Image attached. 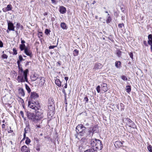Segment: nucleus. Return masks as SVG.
I'll return each instance as SVG.
<instances>
[{"label":"nucleus","instance_id":"1","mask_svg":"<svg viewBox=\"0 0 152 152\" xmlns=\"http://www.w3.org/2000/svg\"><path fill=\"white\" fill-rule=\"evenodd\" d=\"M28 73V69H26L23 72V73L18 74L17 80L18 83H23L25 81L28 82L27 78V74Z\"/></svg>","mask_w":152,"mask_h":152},{"label":"nucleus","instance_id":"2","mask_svg":"<svg viewBox=\"0 0 152 152\" xmlns=\"http://www.w3.org/2000/svg\"><path fill=\"white\" fill-rule=\"evenodd\" d=\"M90 144L93 147V148L96 151L100 150L102 148V142L100 140L96 139H92L90 142Z\"/></svg>","mask_w":152,"mask_h":152},{"label":"nucleus","instance_id":"3","mask_svg":"<svg viewBox=\"0 0 152 152\" xmlns=\"http://www.w3.org/2000/svg\"><path fill=\"white\" fill-rule=\"evenodd\" d=\"M86 128L82 124L78 125L76 128V132L80 136H84L86 133Z\"/></svg>","mask_w":152,"mask_h":152},{"label":"nucleus","instance_id":"4","mask_svg":"<svg viewBox=\"0 0 152 152\" xmlns=\"http://www.w3.org/2000/svg\"><path fill=\"white\" fill-rule=\"evenodd\" d=\"M39 103L38 102H32L29 101L28 102V106L32 109L35 110L38 109L39 107Z\"/></svg>","mask_w":152,"mask_h":152},{"label":"nucleus","instance_id":"5","mask_svg":"<svg viewBox=\"0 0 152 152\" xmlns=\"http://www.w3.org/2000/svg\"><path fill=\"white\" fill-rule=\"evenodd\" d=\"M27 116L29 119L35 122H37L38 120V117L33 113H28Z\"/></svg>","mask_w":152,"mask_h":152},{"label":"nucleus","instance_id":"6","mask_svg":"<svg viewBox=\"0 0 152 152\" xmlns=\"http://www.w3.org/2000/svg\"><path fill=\"white\" fill-rule=\"evenodd\" d=\"M15 27L13 23L11 22L8 23V29L10 31H14Z\"/></svg>","mask_w":152,"mask_h":152},{"label":"nucleus","instance_id":"7","mask_svg":"<svg viewBox=\"0 0 152 152\" xmlns=\"http://www.w3.org/2000/svg\"><path fill=\"white\" fill-rule=\"evenodd\" d=\"M21 150L22 152H30V149L25 145L21 147Z\"/></svg>","mask_w":152,"mask_h":152},{"label":"nucleus","instance_id":"8","mask_svg":"<svg viewBox=\"0 0 152 152\" xmlns=\"http://www.w3.org/2000/svg\"><path fill=\"white\" fill-rule=\"evenodd\" d=\"M24 53L27 55L31 57L32 56V53L30 50L28 48H26L24 51Z\"/></svg>","mask_w":152,"mask_h":152},{"label":"nucleus","instance_id":"9","mask_svg":"<svg viewBox=\"0 0 152 152\" xmlns=\"http://www.w3.org/2000/svg\"><path fill=\"white\" fill-rule=\"evenodd\" d=\"M107 86V85L106 83H103L101 85L102 90L105 92L107 91L108 90Z\"/></svg>","mask_w":152,"mask_h":152},{"label":"nucleus","instance_id":"10","mask_svg":"<svg viewBox=\"0 0 152 152\" xmlns=\"http://www.w3.org/2000/svg\"><path fill=\"white\" fill-rule=\"evenodd\" d=\"M39 97V95L37 93L34 92H31L30 96V97L32 99H35Z\"/></svg>","mask_w":152,"mask_h":152},{"label":"nucleus","instance_id":"11","mask_svg":"<svg viewBox=\"0 0 152 152\" xmlns=\"http://www.w3.org/2000/svg\"><path fill=\"white\" fill-rule=\"evenodd\" d=\"M12 7L10 4H9L7 5L6 7L3 8L2 10L4 12H6L11 10H12Z\"/></svg>","mask_w":152,"mask_h":152},{"label":"nucleus","instance_id":"12","mask_svg":"<svg viewBox=\"0 0 152 152\" xmlns=\"http://www.w3.org/2000/svg\"><path fill=\"white\" fill-rule=\"evenodd\" d=\"M59 11L61 13L64 14L66 12V9L65 7L61 6L59 8Z\"/></svg>","mask_w":152,"mask_h":152},{"label":"nucleus","instance_id":"13","mask_svg":"<svg viewBox=\"0 0 152 152\" xmlns=\"http://www.w3.org/2000/svg\"><path fill=\"white\" fill-rule=\"evenodd\" d=\"M19 93L22 96L24 97L25 95V93L24 90L22 88H19L18 90Z\"/></svg>","mask_w":152,"mask_h":152},{"label":"nucleus","instance_id":"14","mask_svg":"<svg viewBox=\"0 0 152 152\" xmlns=\"http://www.w3.org/2000/svg\"><path fill=\"white\" fill-rule=\"evenodd\" d=\"M102 67V64L100 63H97L94 66V68L95 69H100Z\"/></svg>","mask_w":152,"mask_h":152},{"label":"nucleus","instance_id":"15","mask_svg":"<svg viewBox=\"0 0 152 152\" xmlns=\"http://www.w3.org/2000/svg\"><path fill=\"white\" fill-rule=\"evenodd\" d=\"M16 28L17 30L20 29L22 30L23 29V26L22 25H21L19 23H18L16 24Z\"/></svg>","mask_w":152,"mask_h":152},{"label":"nucleus","instance_id":"16","mask_svg":"<svg viewBox=\"0 0 152 152\" xmlns=\"http://www.w3.org/2000/svg\"><path fill=\"white\" fill-rule=\"evenodd\" d=\"M25 45L24 44H21L20 45V48L21 51L25 50L26 48Z\"/></svg>","mask_w":152,"mask_h":152},{"label":"nucleus","instance_id":"17","mask_svg":"<svg viewBox=\"0 0 152 152\" xmlns=\"http://www.w3.org/2000/svg\"><path fill=\"white\" fill-rule=\"evenodd\" d=\"M55 83L59 87H60L61 86V83L59 79H56L55 80Z\"/></svg>","mask_w":152,"mask_h":152},{"label":"nucleus","instance_id":"18","mask_svg":"<svg viewBox=\"0 0 152 152\" xmlns=\"http://www.w3.org/2000/svg\"><path fill=\"white\" fill-rule=\"evenodd\" d=\"M115 64L116 67L119 68L121 66V62L120 61H116Z\"/></svg>","mask_w":152,"mask_h":152},{"label":"nucleus","instance_id":"19","mask_svg":"<svg viewBox=\"0 0 152 152\" xmlns=\"http://www.w3.org/2000/svg\"><path fill=\"white\" fill-rule=\"evenodd\" d=\"M45 83V80L44 79V78L42 77H41L40 78V81L39 82V84L41 85H44Z\"/></svg>","mask_w":152,"mask_h":152},{"label":"nucleus","instance_id":"20","mask_svg":"<svg viewBox=\"0 0 152 152\" xmlns=\"http://www.w3.org/2000/svg\"><path fill=\"white\" fill-rule=\"evenodd\" d=\"M84 152H96L95 151V150L93 149V148L91 149H88L86 151H85Z\"/></svg>","mask_w":152,"mask_h":152},{"label":"nucleus","instance_id":"21","mask_svg":"<svg viewBox=\"0 0 152 152\" xmlns=\"http://www.w3.org/2000/svg\"><path fill=\"white\" fill-rule=\"evenodd\" d=\"M107 15L106 22L107 23H109L111 21V19L110 16H109V14H108Z\"/></svg>","mask_w":152,"mask_h":152},{"label":"nucleus","instance_id":"22","mask_svg":"<svg viewBox=\"0 0 152 152\" xmlns=\"http://www.w3.org/2000/svg\"><path fill=\"white\" fill-rule=\"evenodd\" d=\"M25 87L28 93H29L31 91V89L30 87L27 84H25Z\"/></svg>","mask_w":152,"mask_h":152},{"label":"nucleus","instance_id":"23","mask_svg":"<svg viewBox=\"0 0 152 152\" xmlns=\"http://www.w3.org/2000/svg\"><path fill=\"white\" fill-rule=\"evenodd\" d=\"M61 27L63 29H65L66 28V26L65 23H61L60 25Z\"/></svg>","mask_w":152,"mask_h":152},{"label":"nucleus","instance_id":"24","mask_svg":"<svg viewBox=\"0 0 152 152\" xmlns=\"http://www.w3.org/2000/svg\"><path fill=\"white\" fill-rule=\"evenodd\" d=\"M126 90L127 92L129 93L131 91V86H126Z\"/></svg>","mask_w":152,"mask_h":152},{"label":"nucleus","instance_id":"25","mask_svg":"<svg viewBox=\"0 0 152 152\" xmlns=\"http://www.w3.org/2000/svg\"><path fill=\"white\" fill-rule=\"evenodd\" d=\"M79 53V51L77 49H75L73 51V54L74 56H77Z\"/></svg>","mask_w":152,"mask_h":152},{"label":"nucleus","instance_id":"26","mask_svg":"<svg viewBox=\"0 0 152 152\" xmlns=\"http://www.w3.org/2000/svg\"><path fill=\"white\" fill-rule=\"evenodd\" d=\"M129 126L130 127L134 128L135 127V125L134 124V123L132 121V123H130L129 124Z\"/></svg>","mask_w":152,"mask_h":152},{"label":"nucleus","instance_id":"27","mask_svg":"<svg viewBox=\"0 0 152 152\" xmlns=\"http://www.w3.org/2000/svg\"><path fill=\"white\" fill-rule=\"evenodd\" d=\"M122 53V52L120 51V50H117L116 51V54L117 56L118 57H121V56Z\"/></svg>","mask_w":152,"mask_h":152},{"label":"nucleus","instance_id":"28","mask_svg":"<svg viewBox=\"0 0 152 152\" xmlns=\"http://www.w3.org/2000/svg\"><path fill=\"white\" fill-rule=\"evenodd\" d=\"M25 143L27 145H28L31 142L30 139L28 137H26Z\"/></svg>","mask_w":152,"mask_h":152},{"label":"nucleus","instance_id":"29","mask_svg":"<svg viewBox=\"0 0 152 152\" xmlns=\"http://www.w3.org/2000/svg\"><path fill=\"white\" fill-rule=\"evenodd\" d=\"M148 149L150 152H152V146L151 145H149L147 147Z\"/></svg>","mask_w":152,"mask_h":152},{"label":"nucleus","instance_id":"30","mask_svg":"<svg viewBox=\"0 0 152 152\" xmlns=\"http://www.w3.org/2000/svg\"><path fill=\"white\" fill-rule=\"evenodd\" d=\"M87 139L85 137H83L81 140L80 141L81 142H84L87 141Z\"/></svg>","mask_w":152,"mask_h":152},{"label":"nucleus","instance_id":"31","mask_svg":"<svg viewBox=\"0 0 152 152\" xmlns=\"http://www.w3.org/2000/svg\"><path fill=\"white\" fill-rule=\"evenodd\" d=\"M38 78L37 77H36L34 75L33 77H32L31 78V80L32 81H35Z\"/></svg>","mask_w":152,"mask_h":152},{"label":"nucleus","instance_id":"32","mask_svg":"<svg viewBox=\"0 0 152 152\" xmlns=\"http://www.w3.org/2000/svg\"><path fill=\"white\" fill-rule=\"evenodd\" d=\"M13 52L12 54L13 55H16L17 54V51L16 50V48H14L13 49Z\"/></svg>","mask_w":152,"mask_h":152},{"label":"nucleus","instance_id":"33","mask_svg":"<svg viewBox=\"0 0 152 152\" xmlns=\"http://www.w3.org/2000/svg\"><path fill=\"white\" fill-rule=\"evenodd\" d=\"M121 79L124 81H127V77L124 75H122L121 76Z\"/></svg>","mask_w":152,"mask_h":152},{"label":"nucleus","instance_id":"34","mask_svg":"<svg viewBox=\"0 0 152 152\" xmlns=\"http://www.w3.org/2000/svg\"><path fill=\"white\" fill-rule=\"evenodd\" d=\"M20 114L21 115L22 117V118L24 119V120H26V118L24 117V114H23V112L22 111H21L20 112Z\"/></svg>","mask_w":152,"mask_h":152},{"label":"nucleus","instance_id":"35","mask_svg":"<svg viewBox=\"0 0 152 152\" xmlns=\"http://www.w3.org/2000/svg\"><path fill=\"white\" fill-rule=\"evenodd\" d=\"M124 142V141H123L122 142H121V141H117L115 142V144H119V145L120 146H121L123 144V142Z\"/></svg>","mask_w":152,"mask_h":152},{"label":"nucleus","instance_id":"36","mask_svg":"<svg viewBox=\"0 0 152 152\" xmlns=\"http://www.w3.org/2000/svg\"><path fill=\"white\" fill-rule=\"evenodd\" d=\"M96 91L98 93H99L100 91V87L99 86H98L96 88Z\"/></svg>","mask_w":152,"mask_h":152},{"label":"nucleus","instance_id":"37","mask_svg":"<svg viewBox=\"0 0 152 152\" xmlns=\"http://www.w3.org/2000/svg\"><path fill=\"white\" fill-rule=\"evenodd\" d=\"M51 113V114L52 115L51 116V117H52L53 116L54 114V113L53 112V110H50V113H48V115H51L50 114V113Z\"/></svg>","mask_w":152,"mask_h":152},{"label":"nucleus","instance_id":"38","mask_svg":"<svg viewBox=\"0 0 152 152\" xmlns=\"http://www.w3.org/2000/svg\"><path fill=\"white\" fill-rule=\"evenodd\" d=\"M50 31L48 29H46L45 31V33L47 35H48L49 34H50Z\"/></svg>","mask_w":152,"mask_h":152},{"label":"nucleus","instance_id":"39","mask_svg":"<svg viewBox=\"0 0 152 152\" xmlns=\"http://www.w3.org/2000/svg\"><path fill=\"white\" fill-rule=\"evenodd\" d=\"M2 57L3 58L7 59L8 58V56L6 54H4L2 55Z\"/></svg>","mask_w":152,"mask_h":152},{"label":"nucleus","instance_id":"40","mask_svg":"<svg viewBox=\"0 0 152 152\" xmlns=\"http://www.w3.org/2000/svg\"><path fill=\"white\" fill-rule=\"evenodd\" d=\"M19 58L20 61H23V57L21 55L19 56Z\"/></svg>","mask_w":152,"mask_h":152},{"label":"nucleus","instance_id":"41","mask_svg":"<svg viewBox=\"0 0 152 152\" xmlns=\"http://www.w3.org/2000/svg\"><path fill=\"white\" fill-rule=\"evenodd\" d=\"M118 26L119 28H122L123 27H124V24L123 23H120L118 25Z\"/></svg>","mask_w":152,"mask_h":152},{"label":"nucleus","instance_id":"42","mask_svg":"<svg viewBox=\"0 0 152 152\" xmlns=\"http://www.w3.org/2000/svg\"><path fill=\"white\" fill-rule=\"evenodd\" d=\"M129 55L130 58L132 59H133V53H131H131H129Z\"/></svg>","mask_w":152,"mask_h":152},{"label":"nucleus","instance_id":"43","mask_svg":"<svg viewBox=\"0 0 152 152\" xmlns=\"http://www.w3.org/2000/svg\"><path fill=\"white\" fill-rule=\"evenodd\" d=\"M127 123L128 124H129L130 123H132V121L130 119H127Z\"/></svg>","mask_w":152,"mask_h":152},{"label":"nucleus","instance_id":"44","mask_svg":"<svg viewBox=\"0 0 152 152\" xmlns=\"http://www.w3.org/2000/svg\"><path fill=\"white\" fill-rule=\"evenodd\" d=\"M148 40H152V35L149 34L148 36Z\"/></svg>","mask_w":152,"mask_h":152},{"label":"nucleus","instance_id":"45","mask_svg":"<svg viewBox=\"0 0 152 152\" xmlns=\"http://www.w3.org/2000/svg\"><path fill=\"white\" fill-rule=\"evenodd\" d=\"M148 42L150 45H152V40H148Z\"/></svg>","mask_w":152,"mask_h":152},{"label":"nucleus","instance_id":"46","mask_svg":"<svg viewBox=\"0 0 152 152\" xmlns=\"http://www.w3.org/2000/svg\"><path fill=\"white\" fill-rule=\"evenodd\" d=\"M26 128L27 129L29 128V125L28 122H26Z\"/></svg>","mask_w":152,"mask_h":152},{"label":"nucleus","instance_id":"47","mask_svg":"<svg viewBox=\"0 0 152 152\" xmlns=\"http://www.w3.org/2000/svg\"><path fill=\"white\" fill-rule=\"evenodd\" d=\"M3 46V44L2 42L0 40V47H2Z\"/></svg>","mask_w":152,"mask_h":152},{"label":"nucleus","instance_id":"48","mask_svg":"<svg viewBox=\"0 0 152 152\" xmlns=\"http://www.w3.org/2000/svg\"><path fill=\"white\" fill-rule=\"evenodd\" d=\"M84 100L86 102H87L88 100V99L87 97H85L84 98Z\"/></svg>","mask_w":152,"mask_h":152},{"label":"nucleus","instance_id":"49","mask_svg":"<svg viewBox=\"0 0 152 152\" xmlns=\"http://www.w3.org/2000/svg\"><path fill=\"white\" fill-rule=\"evenodd\" d=\"M23 72L24 71H23V69H22V68H21V69H20V70L19 71L18 73H19L20 72V73H23Z\"/></svg>","mask_w":152,"mask_h":152},{"label":"nucleus","instance_id":"50","mask_svg":"<svg viewBox=\"0 0 152 152\" xmlns=\"http://www.w3.org/2000/svg\"><path fill=\"white\" fill-rule=\"evenodd\" d=\"M56 47V46H54V45H53V46H50L49 47V48L50 49H53L55 47Z\"/></svg>","mask_w":152,"mask_h":152},{"label":"nucleus","instance_id":"51","mask_svg":"<svg viewBox=\"0 0 152 152\" xmlns=\"http://www.w3.org/2000/svg\"><path fill=\"white\" fill-rule=\"evenodd\" d=\"M36 128H40L41 126L40 125H36L35 126Z\"/></svg>","mask_w":152,"mask_h":152},{"label":"nucleus","instance_id":"52","mask_svg":"<svg viewBox=\"0 0 152 152\" xmlns=\"http://www.w3.org/2000/svg\"><path fill=\"white\" fill-rule=\"evenodd\" d=\"M21 43L22 44H24L25 43V42L24 40L22 39V38H21Z\"/></svg>","mask_w":152,"mask_h":152},{"label":"nucleus","instance_id":"53","mask_svg":"<svg viewBox=\"0 0 152 152\" xmlns=\"http://www.w3.org/2000/svg\"><path fill=\"white\" fill-rule=\"evenodd\" d=\"M52 3H54L55 4H56V0H51Z\"/></svg>","mask_w":152,"mask_h":152},{"label":"nucleus","instance_id":"54","mask_svg":"<svg viewBox=\"0 0 152 152\" xmlns=\"http://www.w3.org/2000/svg\"><path fill=\"white\" fill-rule=\"evenodd\" d=\"M2 128L4 129L5 127V125L4 124H3L2 125Z\"/></svg>","mask_w":152,"mask_h":152},{"label":"nucleus","instance_id":"55","mask_svg":"<svg viewBox=\"0 0 152 152\" xmlns=\"http://www.w3.org/2000/svg\"><path fill=\"white\" fill-rule=\"evenodd\" d=\"M20 62H21L20 61L18 60L17 61V63L18 64V66H19L20 63Z\"/></svg>","mask_w":152,"mask_h":152},{"label":"nucleus","instance_id":"56","mask_svg":"<svg viewBox=\"0 0 152 152\" xmlns=\"http://www.w3.org/2000/svg\"><path fill=\"white\" fill-rule=\"evenodd\" d=\"M64 79L66 80V82H67V81L68 80V77H65L64 78Z\"/></svg>","mask_w":152,"mask_h":152},{"label":"nucleus","instance_id":"57","mask_svg":"<svg viewBox=\"0 0 152 152\" xmlns=\"http://www.w3.org/2000/svg\"><path fill=\"white\" fill-rule=\"evenodd\" d=\"M65 88H66L67 87V83L66 82V83L65 84V86H64Z\"/></svg>","mask_w":152,"mask_h":152},{"label":"nucleus","instance_id":"58","mask_svg":"<svg viewBox=\"0 0 152 152\" xmlns=\"http://www.w3.org/2000/svg\"><path fill=\"white\" fill-rule=\"evenodd\" d=\"M62 91H63V93H64L65 95H66V92H65V90L64 89H63L62 90Z\"/></svg>","mask_w":152,"mask_h":152},{"label":"nucleus","instance_id":"59","mask_svg":"<svg viewBox=\"0 0 152 152\" xmlns=\"http://www.w3.org/2000/svg\"><path fill=\"white\" fill-rule=\"evenodd\" d=\"M13 132V131H12V130H10L8 132L9 133H11V132Z\"/></svg>","mask_w":152,"mask_h":152},{"label":"nucleus","instance_id":"60","mask_svg":"<svg viewBox=\"0 0 152 152\" xmlns=\"http://www.w3.org/2000/svg\"><path fill=\"white\" fill-rule=\"evenodd\" d=\"M26 128H25V129H24V131H25V132H24V134H26Z\"/></svg>","mask_w":152,"mask_h":152},{"label":"nucleus","instance_id":"61","mask_svg":"<svg viewBox=\"0 0 152 152\" xmlns=\"http://www.w3.org/2000/svg\"><path fill=\"white\" fill-rule=\"evenodd\" d=\"M144 45H146V42L145 41H144Z\"/></svg>","mask_w":152,"mask_h":152},{"label":"nucleus","instance_id":"62","mask_svg":"<svg viewBox=\"0 0 152 152\" xmlns=\"http://www.w3.org/2000/svg\"><path fill=\"white\" fill-rule=\"evenodd\" d=\"M26 134H23V137H24V138H26Z\"/></svg>","mask_w":152,"mask_h":152},{"label":"nucleus","instance_id":"63","mask_svg":"<svg viewBox=\"0 0 152 152\" xmlns=\"http://www.w3.org/2000/svg\"><path fill=\"white\" fill-rule=\"evenodd\" d=\"M151 51H152V45H151Z\"/></svg>","mask_w":152,"mask_h":152},{"label":"nucleus","instance_id":"64","mask_svg":"<svg viewBox=\"0 0 152 152\" xmlns=\"http://www.w3.org/2000/svg\"><path fill=\"white\" fill-rule=\"evenodd\" d=\"M96 3V2L95 1H94L93 3H92V4H94Z\"/></svg>","mask_w":152,"mask_h":152}]
</instances>
